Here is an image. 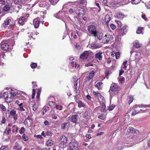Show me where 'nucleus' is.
<instances>
[{
	"mask_svg": "<svg viewBox=\"0 0 150 150\" xmlns=\"http://www.w3.org/2000/svg\"><path fill=\"white\" fill-rule=\"evenodd\" d=\"M120 89V87L117 85L115 83L112 84L110 87V89L109 91L110 96L113 95L111 91L113 92L115 94H117Z\"/></svg>",
	"mask_w": 150,
	"mask_h": 150,
	"instance_id": "obj_1",
	"label": "nucleus"
},
{
	"mask_svg": "<svg viewBox=\"0 0 150 150\" xmlns=\"http://www.w3.org/2000/svg\"><path fill=\"white\" fill-rule=\"evenodd\" d=\"M89 33L96 38L97 36L98 32L96 31V27L94 25H91L88 27Z\"/></svg>",
	"mask_w": 150,
	"mask_h": 150,
	"instance_id": "obj_2",
	"label": "nucleus"
},
{
	"mask_svg": "<svg viewBox=\"0 0 150 150\" xmlns=\"http://www.w3.org/2000/svg\"><path fill=\"white\" fill-rule=\"evenodd\" d=\"M14 23L13 19L11 17H8L4 20L3 25L4 27H5L7 25H9L12 27L14 26Z\"/></svg>",
	"mask_w": 150,
	"mask_h": 150,
	"instance_id": "obj_3",
	"label": "nucleus"
},
{
	"mask_svg": "<svg viewBox=\"0 0 150 150\" xmlns=\"http://www.w3.org/2000/svg\"><path fill=\"white\" fill-rule=\"evenodd\" d=\"M75 12L79 16L82 17L85 14V11L83 8L80 7L74 8Z\"/></svg>",
	"mask_w": 150,
	"mask_h": 150,
	"instance_id": "obj_4",
	"label": "nucleus"
},
{
	"mask_svg": "<svg viewBox=\"0 0 150 150\" xmlns=\"http://www.w3.org/2000/svg\"><path fill=\"white\" fill-rule=\"evenodd\" d=\"M78 147V144L77 142L74 140L70 142L67 148V150H76Z\"/></svg>",
	"mask_w": 150,
	"mask_h": 150,
	"instance_id": "obj_5",
	"label": "nucleus"
},
{
	"mask_svg": "<svg viewBox=\"0 0 150 150\" xmlns=\"http://www.w3.org/2000/svg\"><path fill=\"white\" fill-rule=\"evenodd\" d=\"M60 140V143L61 145L60 146L62 148L66 147L67 146L68 141V138L65 136H62L61 137Z\"/></svg>",
	"mask_w": 150,
	"mask_h": 150,
	"instance_id": "obj_6",
	"label": "nucleus"
},
{
	"mask_svg": "<svg viewBox=\"0 0 150 150\" xmlns=\"http://www.w3.org/2000/svg\"><path fill=\"white\" fill-rule=\"evenodd\" d=\"M69 117L70 121L71 122L76 124L78 123V121L79 120V116L77 115H72Z\"/></svg>",
	"mask_w": 150,
	"mask_h": 150,
	"instance_id": "obj_7",
	"label": "nucleus"
},
{
	"mask_svg": "<svg viewBox=\"0 0 150 150\" xmlns=\"http://www.w3.org/2000/svg\"><path fill=\"white\" fill-rule=\"evenodd\" d=\"M113 38V37L112 35H105L103 38L104 44L108 43Z\"/></svg>",
	"mask_w": 150,
	"mask_h": 150,
	"instance_id": "obj_8",
	"label": "nucleus"
},
{
	"mask_svg": "<svg viewBox=\"0 0 150 150\" xmlns=\"http://www.w3.org/2000/svg\"><path fill=\"white\" fill-rule=\"evenodd\" d=\"M1 48L3 50L7 51L8 49L9 45L5 41H3L1 43Z\"/></svg>",
	"mask_w": 150,
	"mask_h": 150,
	"instance_id": "obj_9",
	"label": "nucleus"
},
{
	"mask_svg": "<svg viewBox=\"0 0 150 150\" xmlns=\"http://www.w3.org/2000/svg\"><path fill=\"white\" fill-rule=\"evenodd\" d=\"M39 6L40 7L44 8V10L45 11L48 10L49 7V4L48 3H47L45 1L40 2L39 4Z\"/></svg>",
	"mask_w": 150,
	"mask_h": 150,
	"instance_id": "obj_10",
	"label": "nucleus"
},
{
	"mask_svg": "<svg viewBox=\"0 0 150 150\" xmlns=\"http://www.w3.org/2000/svg\"><path fill=\"white\" fill-rule=\"evenodd\" d=\"M10 114L13 116L14 120L16 121L18 118V115L16 113V111L14 110H12L10 112Z\"/></svg>",
	"mask_w": 150,
	"mask_h": 150,
	"instance_id": "obj_11",
	"label": "nucleus"
},
{
	"mask_svg": "<svg viewBox=\"0 0 150 150\" xmlns=\"http://www.w3.org/2000/svg\"><path fill=\"white\" fill-rule=\"evenodd\" d=\"M140 107V106H137L135 108H135H134V110H135L134 112L133 111H131L129 112V113L130 115L131 114L132 115L134 116L137 113H140V112L139 111V108Z\"/></svg>",
	"mask_w": 150,
	"mask_h": 150,
	"instance_id": "obj_12",
	"label": "nucleus"
},
{
	"mask_svg": "<svg viewBox=\"0 0 150 150\" xmlns=\"http://www.w3.org/2000/svg\"><path fill=\"white\" fill-rule=\"evenodd\" d=\"M89 51H85L81 54L80 57V58L83 59H86L88 58V56L89 55Z\"/></svg>",
	"mask_w": 150,
	"mask_h": 150,
	"instance_id": "obj_13",
	"label": "nucleus"
},
{
	"mask_svg": "<svg viewBox=\"0 0 150 150\" xmlns=\"http://www.w3.org/2000/svg\"><path fill=\"white\" fill-rule=\"evenodd\" d=\"M101 46L99 44L97 43H93L91 45V48L92 49L100 48Z\"/></svg>",
	"mask_w": 150,
	"mask_h": 150,
	"instance_id": "obj_14",
	"label": "nucleus"
},
{
	"mask_svg": "<svg viewBox=\"0 0 150 150\" xmlns=\"http://www.w3.org/2000/svg\"><path fill=\"white\" fill-rule=\"evenodd\" d=\"M69 125V122H64L62 123L61 125V128L63 129H64L68 127Z\"/></svg>",
	"mask_w": 150,
	"mask_h": 150,
	"instance_id": "obj_15",
	"label": "nucleus"
},
{
	"mask_svg": "<svg viewBox=\"0 0 150 150\" xmlns=\"http://www.w3.org/2000/svg\"><path fill=\"white\" fill-rule=\"evenodd\" d=\"M9 93L8 92L4 93L3 94V97L5 99L6 101L8 103H10L11 102V100H9L8 99H9L8 98V97L9 96Z\"/></svg>",
	"mask_w": 150,
	"mask_h": 150,
	"instance_id": "obj_16",
	"label": "nucleus"
},
{
	"mask_svg": "<svg viewBox=\"0 0 150 150\" xmlns=\"http://www.w3.org/2000/svg\"><path fill=\"white\" fill-rule=\"evenodd\" d=\"M93 93L95 97L98 100H99V98H101L102 97L100 93L98 91H94Z\"/></svg>",
	"mask_w": 150,
	"mask_h": 150,
	"instance_id": "obj_17",
	"label": "nucleus"
},
{
	"mask_svg": "<svg viewBox=\"0 0 150 150\" xmlns=\"http://www.w3.org/2000/svg\"><path fill=\"white\" fill-rule=\"evenodd\" d=\"M124 15L122 13L120 12H117L115 17L121 19L124 17Z\"/></svg>",
	"mask_w": 150,
	"mask_h": 150,
	"instance_id": "obj_18",
	"label": "nucleus"
},
{
	"mask_svg": "<svg viewBox=\"0 0 150 150\" xmlns=\"http://www.w3.org/2000/svg\"><path fill=\"white\" fill-rule=\"evenodd\" d=\"M133 46L137 48H139L141 47V45H140L138 41H135L133 42Z\"/></svg>",
	"mask_w": 150,
	"mask_h": 150,
	"instance_id": "obj_19",
	"label": "nucleus"
},
{
	"mask_svg": "<svg viewBox=\"0 0 150 150\" xmlns=\"http://www.w3.org/2000/svg\"><path fill=\"white\" fill-rule=\"evenodd\" d=\"M40 21L37 20L36 19H35L33 21V24L35 28H37L39 26L40 24Z\"/></svg>",
	"mask_w": 150,
	"mask_h": 150,
	"instance_id": "obj_20",
	"label": "nucleus"
},
{
	"mask_svg": "<svg viewBox=\"0 0 150 150\" xmlns=\"http://www.w3.org/2000/svg\"><path fill=\"white\" fill-rule=\"evenodd\" d=\"M25 19L24 17L23 16H21L18 19V21L20 24L23 25V24L24 22L25 21Z\"/></svg>",
	"mask_w": 150,
	"mask_h": 150,
	"instance_id": "obj_21",
	"label": "nucleus"
},
{
	"mask_svg": "<svg viewBox=\"0 0 150 150\" xmlns=\"http://www.w3.org/2000/svg\"><path fill=\"white\" fill-rule=\"evenodd\" d=\"M102 53L99 52L96 54L95 55L96 58L98 59L99 60H101L102 59V57L101 56Z\"/></svg>",
	"mask_w": 150,
	"mask_h": 150,
	"instance_id": "obj_22",
	"label": "nucleus"
},
{
	"mask_svg": "<svg viewBox=\"0 0 150 150\" xmlns=\"http://www.w3.org/2000/svg\"><path fill=\"white\" fill-rule=\"evenodd\" d=\"M78 106L79 108H81V107H84L85 106V104L83 102L81 101L80 100L78 102Z\"/></svg>",
	"mask_w": 150,
	"mask_h": 150,
	"instance_id": "obj_23",
	"label": "nucleus"
},
{
	"mask_svg": "<svg viewBox=\"0 0 150 150\" xmlns=\"http://www.w3.org/2000/svg\"><path fill=\"white\" fill-rule=\"evenodd\" d=\"M54 142L51 139H49L47 141L46 143V145L48 146H51L53 144Z\"/></svg>",
	"mask_w": 150,
	"mask_h": 150,
	"instance_id": "obj_24",
	"label": "nucleus"
},
{
	"mask_svg": "<svg viewBox=\"0 0 150 150\" xmlns=\"http://www.w3.org/2000/svg\"><path fill=\"white\" fill-rule=\"evenodd\" d=\"M62 12L59 11L56 14L54 15V16L57 18L60 19L62 18Z\"/></svg>",
	"mask_w": 150,
	"mask_h": 150,
	"instance_id": "obj_25",
	"label": "nucleus"
},
{
	"mask_svg": "<svg viewBox=\"0 0 150 150\" xmlns=\"http://www.w3.org/2000/svg\"><path fill=\"white\" fill-rule=\"evenodd\" d=\"M95 72L94 71H92L91 72H90L88 75V79L90 80L93 78V77L94 76Z\"/></svg>",
	"mask_w": 150,
	"mask_h": 150,
	"instance_id": "obj_26",
	"label": "nucleus"
},
{
	"mask_svg": "<svg viewBox=\"0 0 150 150\" xmlns=\"http://www.w3.org/2000/svg\"><path fill=\"white\" fill-rule=\"evenodd\" d=\"M110 17L109 15L107 14L105 16V22H106V24L108 23V22L110 21Z\"/></svg>",
	"mask_w": 150,
	"mask_h": 150,
	"instance_id": "obj_27",
	"label": "nucleus"
},
{
	"mask_svg": "<svg viewBox=\"0 0 150 150\" xmlns=\"http://www.w3.org/2000/svg\"><path fill=\"white\" fill-rule=\"evenodd\" d=\"M128 130H129V133H135L136 132V131H137V130L132 127H129Z\"/></svg>",
	"mask_w": 150,
	"mask_h": 150,
	"instance_id": "obj_28",
	"label": "nucleus"
},
{
	"mask_svg": "<svg viewBox=\"0 0 150 150\" xmlns=\"http://www.w3.org/2000/svg\"><path fill=\"white\" fill-rule=\"evenodd\" d=\"M71 64L72 67L78 68L79 67V66L78 64H77L76 62H72L71 63Z\"/></svg>",
	"mask_w": 150,
	"mask_h": 150,
	"instance_id": "obj_29",
	"label": "nucleus"
},
{
	"mask_svg": "<svg viewBox=\"0 0 150 150\" xmlns=\"http://www.w3.org/2000/svg\"><path fill=\"white\" fill-rule=\"evenodd\" d=\"M141 0H131V2L132 4H137L140 3Z\"/></svg>",
	"mask_w": 150,
	"mask_h": 150,
	"instance_id": "obj_30",
	"label": "nucleus"
},
{
	"mask_svg": "<svg viewBox=\"0 0 150 150\" xmlns=\"http://www.w3.org/2000/svg\"><path fill=\"white\" fill-rule=\"evenodd\" d=\"M74 10L72 8H70L69 11L68 13L70 15H74Z\"/></svg>",
	"mask_w": 150,
	"mask_h": 150,
	"instance_id": "obj_31",
	"label": "nucleus"
},
{
	"mask_svg": "<svg viewBox=\"0 0 150 150\" xmlns=\"http://www.w3.org/2000/svg\"><path fill=\"white\" fill-rule=\"evenodd\" d=\"M13 129H12V132H17L18 129V128L16 127V125H13L12 126Z\"/></svg>",
	"mask_w": 150,
	"mask_h": 150,
	"instance_id": "obj_32",
	"label": "nucleus"
},
{
	"mask_svg": "<svg viewBox=\"0 0 150 150\" xmlns=\"http://www.w3.org/2000/svg\"><path fill=\"white\" fill-rule=\"evenodd\" d=\"M102 84V82H99L95 86L97 87L98 89L100 90L101 89V86Z\"/></svg>",
	"mask_w": 150,
	"mask_h": 150,
	"instance_id": "obj_33",
	"label": "nucleus"
},
{
	"mask_svg": "<svg viewBox=\"0 0 150 150\" xmlns=\"http://www.w3.org/2000/svg\"><path fill=\"white\" fill-rule=\"evenodd\" d=\"M10 9V7L9 5H6L3 8L4 10L6 11H8Z\"/></svg>",
	"mask_w": 150,
	"mask_h": 150,
	"instance_id": "obj_34",
	"label": "nucleus"
},
{
	"mask_svg": "<svg viewBox=\"0 0 150 150\" xmlns=\"http://www.w3.org/2000/svg\"><path fill=\"white\" fill-rule=\"evenodd\" d=\"M142 28L141 27H138V29L136 31V33L138 34H140L142 33Z\"/></svg>",
	"mask_w": 150,
	"mask_h": 150,
	"instance_id": "obj_35",
	"label": "nucleus"
},
{
	"mask_svg": "<svg viewBox=\"0 0 150 150\" xmlns=\"http://www.w3.org/2000/svg\"><path fill=\"white\" fill-rule=\"evenodd\" d=\"M127 61L126 60L125 61V62H123V65L121 67L122 69H124L125 70L127 68V66H126V64H127Z\"/></svg>",
	"mask_w": 150,
	"mask_h": 150,
	"instance_id": "obj_36",
	"label": "nucleus"
},
{
	"mask_svg": "<svg viewBox=\"0 0 150 150\" xmlns=\"http://www.w3.org/2000/svg\"><path fill=\"white\" fill-rule=\"evenodd\" d=\"M59 0H49L50 2L52 4L55 5L57 3Z\"/></svg>",
	"mask_w": 150,
	"mask_h": 150,
	"instance_id": "obj_37",
	"label": "nucleus"
},
{
	"mask_svg": "<svg viewBox=\"0 0 150 150\" xmlns=\"http://www.w3.org/2000/svg\"><path fill=\"white\" fill-rule=\"evenodd\" d=\"M80 4L86 5L87 3L86 0H79L78 1Z\"/></svg>",
	"mask_w": 150,
	"mask_h": 150,
	"instance_id": "obj_38",
	"label": "nucleus"
},
{
	"mask_svg": "<svg viewBox=\"0 0 150 150\" xmlns=\"http://www.w3.org/2000/svg\"><path fill=\"white\" fill-rule=\"evenodd\" d=\"M22 138L23 140L25 141H26L28 139V137L25 134H23L22 136Z\"/></svg>",
	"mask_w": 150,
	"mask_h": 150,
	"instance_id": "obj_39",
	"label": "nucleus"
},
{
	"mask_svg": "<svg viewBox=\"0 0 150 150\" xmlns=\"http://www.w3.org/2000/svg\"><path fill=\"white\" fill-rule=\"evenodd\" d=\"M18 93L17 92L11 91V93L9 92L10 95H12V97H13L14 96H16L18 95Z\"/></svg>",
	"mask_w": 150,
	"mask_h": 150,
	"instance_id": "obj_40",
	"label": "nucleus"
},
{
	"mask_svg": "<svg viewBox=\"0 0 150 150\" xmlns=\"http://www.w3.org/2000/svg\"><path fill=\"white\" fill-rule=\"evenodd\" d=\"M98 118L102 120H104L106 118L105 115L102 114L98 116Z\"/></svg>",
	"mask_w": 150,
	"mask_h": 150,
	"instance_id": "obj_41",
	"label": "nucleus"
},
{
	"mask_svg": "<svg viewBox=\"0 0 150 150\" xmlns=\"http://www.w3.org/2000/svg\"><path fill=\"white\" fill-rule=\"evenodd\" d=\"M97 36L98 39L100 40L103 37V34L101 33L98 34V33H97V36Z\"/></svg>",
	"mask_w": 150,
	"mask_h": 150,
	"instance_id": "obj_42",
	"label": "nucleus"
},
{
	"mask_svg": "<svg viewBox=\"0 0 150 150\" xmlns=\"http://www.w3.org/2000/svg\"><path fill=\"white\" fill-rule=\"evenodd\" d=\"M128 102L129 104H130L131 103L133 100V97L132 96H129V98L128 99Z\"/></svg>",
	"mask_w": 150,
	"mask_h": 150,
	"instance_id": "obj_43",
	"label": "nucleus"
},
{
	"mask_svg": "<svg viewBox=\"0 0 150 150\" xmlns=\"http://www.w3.org/2000/svg\"><path fill=\"white\" fill-rule=\"evenodd\" d=\"M0 150H8V148L6 146H2L0 148Z\"/></svg>",
	"mask_w": 150,
	"mask_h": 150,
	"instance_id": "obj_44",
	"label": "nucleus"
},
{
	"mask_svg": "<svg viewBox=\"0 0 150 150\" xmlns=\"http://www.w3.org/2000/svg\"><path fill=\"white\" fill-rule=\"evenodd\" d=\"M75 48L77 50H79L81 48V46L78 43L76 44L75 45Z\"/></svg>",
	"mask_w": 150,
	"mask_h": 150,
	"instance_id": "obj_45",
	"label": "nucleus"
},
{
	"mask_svg": "<svg viewBox=\"0 0 150 150\" xmlns=\"http://www.w3.org/2000/svg\"><path fill=\"white\" fill-rule=\"evenodd\" d=\"M62 106L61 105H57L55 107V108L56 109L59 110H61L62 109Z\"/></svg>",
	"mask_w": 150,
	"mask_h": 150,
	"instance_id": "obj_46",
	"label": "nucleus"
},
{
	"mask_svg": "<svg viewBox=\"0 0 150 150\" xmlns=\"http://www.w3.org/2000/svg\"><path fill=\"white\" fill-rule=\"evenodd\" d=\"M25 131V128L23 127H22L19 131V133L21 134H22Z\"/></svg>",
	"mask_w": 150,
	"mask_h": 150,
	"instance_id": "obj_47",
	"label": "nucleus"
},
{
	"mask_svg": "<svg viewBox=\"0 0 150 150\" xmlns=\"http://www.w3.org/2000/svg\"><path fill=\"white\" fill-rule=\"evenodd\" d=\"M110 26L111 28L113 30H114L116 28V25L113 24H111Z\"/></svg>",
	"mask_w": 150,
	"mask_h": 150,
	"instance_id": "obj_48",
	"label": "nucleus"
},
{
	"mask_svg": "<svg viewBox=\"0 0 150 150\" xmlns=\"http://www.w3.org/2000/svg\"><path fill=\"white\" fill-rule=\"evenodd\" d=\"M115 54L116 58L117 59H118L120 56V52H117L115 53Z\"/></svg>",
	"mask_w": 150,
	"mask_h": 150,
	"instance_id": "obj_49",
	"label": "nucleus"
},
{
	"mask_svg": "<svg viewBox=\"0 0 150 150\" xmlns=\"http://www.w3.org/2000/svg\"><path fill=\"white\" fill-rule=\"evenodd\" d=\"M30 66L32 68H35L37 66V64L36 63H33Z\"/></svg>",
	"mask_w": 150,
	"mask_h": 150,
	"instance_id": "obj_50",
	"label": "nucleus"
},
{
	"mask_svg": "<svg viewBox=\"0 0 150 150\" xmlns=\"http://www.w3.org/2000/svg\"><path fill=\"white\" fill-rule=\"evenodd\" d=\"M0 108H1L3 111H5L6 110V107L3 104H0Z\"/></svg>",
	"mask_w": 150,
	"mask_h": 150,
	"instance_id": "obj_51",
	"label": "nucleus"
},
{
	"mask_svg": "<svg viewBox=\"0 0 150 150\" xmlns=\"http://www.w3.org/2000/svg\"><path fill=\"white\" fill-rule=\"evenodd\" d=\"M127 26H124L122 28L121 27H120V32H122L123 31H124L127 28Z\"/></svg>",
	"mask_w": 150,
	"mask_h": 150,
	"instance_id": "obj_52",
	"label": "nucleus"
},
{
	"mask_svg": "<svg viewBox=\"0 0 150 150\" xmlns=\"http://www.w3.org/2000/svg\"><path fill=\"white\" fill-rule=\"evenodd\" d=\"M32 107V109L33 111H35L36 110L37 107H36V105L35 104H34L33 105Z\"/></svg>",
	"mask_w": 150,
	"mask_h": 150,
	"instance_id": "obj_53",
	"label": "nucleus"
},
{
	"mask_svg": "<svg viewBox=\"0 0 150 150\" xmlns=\"http://www.w3.org/2000/svg\"><path fill=\"white\" fill-rule=\"evenodd\" d=\"M79 96H80L79 94H76V95H75L74 96L75 100L77 102V101L78 100Z\"/></svg>",
	"mask_w": 150,
	"mask_h": 150,
	"instance_id": "obj_54",
	"label": "nucleus"
},
{
	"mask_svg": "<svg viewBox=\"0 0 150 150\" xmlns=\"http://www.w3.org/2000/svg\"><path fill=\"white\" fill-rule=\"evenodd\" d=\"M35 94V89H33L32 94V98L33 99L34 98V96Z\"/></svg>",
	"mask_w": 150,
	"mask_h": 150,
	"instance_id": "obj_55",
	"label": "nucleus"
},
{
	"mask_svg": "<svg viewBox=\"0 0 150 150\" xmlns=\"http://www.w3.org/2000/svg\"><path fill=\"white\" fill-rule=\"evenodd\" d=\"M142 17L145 21H148V18L146 17V16L145 15L142 14Z\"/></svg>",
	"mask_w": 150,
	"mask_h": 150,
	"instance_id": "obj_56",
	"label": "nucleus"
},
{
	"mask_svg": "<svg viewBox=\"0 0 150 150\" xmlns=\"http://www.w3.org/2000/svg\"><path fill=\"white\" fill-rule=\"evenodd\" d=\"M114 108H115V106L113 105H110L109 106V110H112L113 109H114Z\"/></svg>",
	"mask_w": 150,
	"mask_h": 150,
	"instance_id": "obj_57",
	"label": "nucleus"
},
{
	"mask_svg": "<svg viewBox=\"0 0 150 150\" xmlns=\"http://www.w3.org/2000/svg\"><path fill=\"white\" fill-rule=\"evenodd\" d=\"M121 145V144H118V150H121L123 149V146H121V147H120V146Z\"/></svg>",
	"mask_w": 150,
	"mask_h": 150,
	"instance_id": "obj_58",
	"label": "nucleus"
},
{
	"mask_svg": "<svg viewBox=\"0 0 150 150\" xmlns=\"http://www.w3.org/2000/svg\"><path fill=\"white\" fill-rule=\"evenodd\" d=\"M75 88V91L76 93V94H79V88Z\"/></svg>",
	"mask_w": 150,
	"mask_h": 150,
	"instance_id": "obj_59",
	"label": "nucleus"
},
{
	"mask_svg": "<svg viewBox=\"0 0 150 150\" xmlns=\"http://www.w3.org/2000/svg\"><path fill=\"white\" fill-rule=\"evenodd\" d=\"M6 122V119L4 116L2 117L1 123L2 124H5Z\"/></svg>",
	"mask_w": 150,
	"mask_h": 150,
	"instance_id": "obj_60",
	"label": "nucleus"
},
{
	"mask_svg": "<svg viewBox=\"0 0 150 150\" xmlns=\"http://www.w3.org/2000/svg\"><path fill=\"white\" fill-rule=\"evenodd\" d=\"M52 134V132L50 131H48L46 132V134L48 136H50Z\"/></svg>",
	"mask_w": 150,
	"mask_h": 150,
	"instance_id": "obj_61",
	"label": "nucleus"
},
{
	"mask_svg": "<svg viewBox=\"0 0 150 150\" xmlns=\"http://www.w3.org/2000/svg\"><path fill=\"white\" fill-rule=\"evenodd\" d=\"M44 124L46 126L49 125L50 124L49 122L47 120L45 121L44 122Z\"/></svg>",
	"mask_w": 150,
	"mask_h": 150,
	"instance_id": "obj_62",
	"label": "nucleus"
},
{
	"mask_svg": "<svg viewBox=\"0 0 150 150\" xmlns=\"http://www.w3.org/2000/svg\"><path fill=\"white\" fill-rule=\"evenodd\" d=\"M77 80L75 82L74 85V88H79V87L78 86V83L77 82Z\"/></svg>",
	"mask_w": 150,
	"mask_h": 150,
	"instance_id": "obj_63",
	"label": "nucleus"
},
{
	"mask_svg": "<svg viewBox=\"0 0 150 150\" xmlns=\"http://www.w3.org/2000/svg\"><path fill=\"white\" fill-rule=\"evenodd\" d=\"M124 71L123 70L121 69L120 71L119 76H120L122 74H123L124 73Z\"/></svg>",
	"mask_w": 150,
	"mask_h": 150,
	"instance_id": "obj_64",
	"label": "nucleus"
}]
</instances>
